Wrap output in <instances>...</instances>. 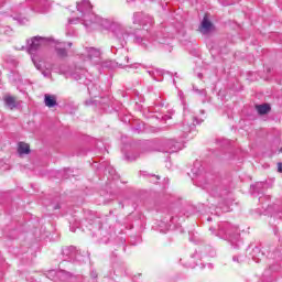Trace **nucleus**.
<instances>
[{
    "instance_id": "obj_1",
    "label": "nucleus",
    "mask_w": 282,
    "mask_h": 282,
    "mask_svg": "<svg viewBox=\"0 0 282 282\" xmlns=\"http://www.w3.org/2000/svg\"><path fill=\"white\" fill-rule=\"evenodd\" d=\"M77 10L79 11L80 17L68 19V23L72 25L77 21H82L83 25L86 28L88 32L91 30H96L98 25L105 28L106 30H111L118 41L121 43V56L117 57L121 58V62L127 65L129 63V55H127V50H124V45H127V41L131 36V32L127 30L122 24H111L108 20L96 15V13L91 12L93 7L89 0H83L82 2H77Z\"/></svg>"
},
{
    "instance_id": "obj_2",
    "label": "nucleus",
    "mask_w": 282,
    "mask_h": 282,
    "mask_svg": "<svg viewBox=\"0 0 282 282\" xmlns=\"http://www.w3.org/2000/svg\"><path fill=\"white\" fill-rule=\"evenodd\" d=\"M133 23H140V25L143 26L142 29L134 30V32H131L129 29H127L130 32V36L132 34L133 41L137 45H140L144 50L149 48L151 43L154 45H171V41H173L172 37L162 36V33L151 35L149 28L153 25V17L141 12H135L133 14ZM148 25L149 28H147Z\"/></svg>"
},
{
    "instance_id": "obj_3",
    "label": "nucleus",
    "mask_w": 282,
    "mask_h": 282,
    "mask_svg": "<svg viewBox=\"0 0 282 282\" xmlns=\"http://www.w3.org/2000/svg\"><path fill=\"white\" fill-rule=\"evenodd\" d=\"M26 51L31 55L32 63L34 64L36 69L41 70V62L36 61V52H39V50H43V47H47L50 45H56L55 54L57 58L65 61V58L69 56V53L65 47H72L74 44L72 42H58L54 40L52 36L46 37L36 35L31 37L30 40H26Z\"/></svg>"
},
{
    "instance_id": "obj_4",
    "label": "nucleus",
    "mask_w": 282,
    "mask_h": 282,
    "mask_svg": "<svg viewBox=\"0 0 282 282\" xmlns=\"http://www.w3.org/2000/svg\"><path fill=\"white\" fill-rule=\"evenodd\" d=\"M213 235L219 237L227 241L234 250H239L243 246V240H241V234H239V228L228 221L220 223L218 225V230L215 227L209 228Z\"/></svg>"
},
{
    "instance_id": "obj_5",
    "label": "nucleus",
    "mask_w": 282,
    "mask_h": 282,
    "mask_svg": "<svg viewBox=\"0 0 282 282\" xmlns=\"http://www.w3.org/2000/svg\"><path fill=\"white\" fill-rule=\"evenodd\" d=\"M85 220L80 221L78 216H73L69 219V230L70 232H76V228H80V226H86L89 230H102V223L100 218L96 216L93 212H86Z\"/></svg>"
},
{
    "instance_id": "obj_6",
    "label": "nucleus",
    "mask_w": 282,
    "mask_h": 282,
    "mask_svg": "<svg viewBox=\"0 0 282 282\" xmlns=\"http://www.w3.org/2000/svg\"><path fill=\"white\" fill-rule=\"evenodd\" d=\"M63 261L68 263H85L87 261L89 253L83 254L75 246L64 247L62 249Z\"/></svg>"
},
{
    "instance_id": "obj_7",
    "label": "nucleus",
    "mask_w": 282,
    "mask_h": 282,
    "mask_svg": "<svg viewBox=\"0 0 282 282\" xmlns=\"http://www.w3.org/2000/svg\"><path fill=\"white\" fill-rule=\"evenodd\" d=\"M270 259H273L275 263H270L269 267L264 270L263 276H272L273 272H279L281 270L282 262V246L275 248L272 253H270Z\"/></svg>"
},
{
    "instance_id": "obj_8",
    "label": "nucleus",
    "mask_w": 282,
    "mask_h": 282,
    "mask_svg": "<svg viewBox=\"0 0 282 282\" xmlns=\"http://www.w3.org/2000/svg\"><path fill=\"white\" fill-rule=\"evenodd\" d=\"M203 187L206 188V191H208L213 197H228L229 191L226 188V186H224V184L215 183L212 185L210 183H204Z\"/></svg>"
},
{
    "instance_id": "obj_9",
    "label": "nucleus",
    "mask_w": 282,
    "mask_h": 282,
    "mask_svg": "<svg viewBox=\"0 0 282 282\" xmlns=\"http://www.w3.org/2000/svg\"><path fill=\"white\" fill-rule=\"evenodd\" d=\"M191 122L188 119H184L183 126L181 127V131L183 132V138H186L191 131L195 130L196 124H202V121L197 119L195 116H189ZM196 122V123H195Z\"/></svg>"
},
{
    "instance_id": "obj_10",
    "label": "nucleus",
    "mask_w": 282,
    "mask_h": 282,
    "mask_svg": "<svg viewBox=\"0 0 282 282\" xmlns=\"http://www.w3.org/2000/svg\"><path fill=\"white\" fill-rule=\"evenodd\" d=\"M253 195H262L259 196L260 204H263L264 199H270V195H265V183L258 182L253 186H251Z\"/></svg>"
},
{
    "instance_id": "obj_11",
    "label": "nucleus",
    "mask_w": 282,
    "mask_h": 282,
    "mask_svg": "<svg viewBox=\"0 0 282 282\" xmlns=\"http://www.w3.org/2000/svg\"><path fill=\"white\" fill-rule=\"evenodd\" d=\"M153 149H151V143L145 144V147L141 150L140 153H126L124 154V160L128 162H135L138 158H142L143 155H147V153H151Z\"/></svg>"
},
{
    "instance_id": "obj_12",
    "label": "nucleus",
    "mask_w": 282,
    "mask_h": 282,
    "mask_svg": "<svg viewBox=\"0 0 282 282\" xmlns=\"http://www.w3.org/2000/svg\"><path fill=\"white\" fill-rule=\"evenodd\" d=\"M101 67L104 69H116V67H119L120 69H124V67H131L129 65H126L122 59L119 57L117 61H105L101 63Z\"/></svg>"
},
{
    "instance_id": "obj_13",
    "label": "nucleus",
    "mask_w": 282,
    "mask_h": 282,
    "mask_svg": "<svg viewBox=\"0 0 282 282\" xmlns=\"http://www.w3.org/2000/svg\"><path fill=\"white\" fill-rule=\"evenodd\" d=\"M85 74H87L86 69H76L74 73H72V78L74 80H78L80 85H89V79Z\"/></svg>"
},
{
    "instance_id": "obj_14",
    "label": "nucleus",
    "mask_w": 282,
    "mask_h": 282,
    "mask_svg": "<svg viewBox=\"0 0 282 282\" xmlns=\"http://www.w3.org/2000/svg\"><path fill=\"white\" fill-rule=\"evenodd\" d=\"M173 221H175V217L174 216H169L167 218H164L163 220H160L159 223V231L160 232H169V230H171V224H173Z\"/></svg>"
},
{
    "instance_id": "obj_15",
    "label": "nucleus",
    "mask_w": 282,
    "mask_h": 282,
    "mask_svg": "<svg viewBox=\"0 0 282 282\" xmlns=\"http://www.w3.org/2000/svg\"><path fill=\"white\" fill-rule=\"evenodd\" d=\"M4 105L6 107H8V109L13 110V109H19L21 104L17 101V98H14L13 96H6Z\"/></svg>"
},
{
    "instance_id": "obj_16",
    "label": "nucleus",
    "mask_w": 282,
    "mask_h": 282,
    "mask_svg": "<svg viewBox=\"0 0 282 282\" xmlns=\"http://www.w3.org/2000/svg\"><path fill=\"white\" fill-rule=\"evenodd\" d=\"M251 259L256 261V263H259L263 257H265V253L261 251V248L254 247L250 252Z\"/></svg>"
},
{
    "instance_id": "obj_17",
    "label": "nucleus",
    "mask_w": 282,
    "mask_h": 282,
    "mask_svg": "<svg viewBox=\"0 0 282 282\" xmlns=\"http://www.w3.org/2000/svg\"><path fill=\"white\" fill-rule=\"evenodd\" d=\"M86 52H87L88 61H96V59L100 58V50H98L96 47H87Z\"/></svg>"
},
{
    "instance_id": "obj_18",
    "label": "nucleus",
    "mask_w": 282,
    "mask_h": 282,
    "mask_svg": "<svg viewBox=\"0 0 282 282\" xmlns=\"http://www.w3.org/2000/svg\"><path fill=\"white\" fill-rule=\"evenodd\" d=\"M44 105L50 109L56 107V105H58V102L56 101V96L50 94L44 95Z\"/></svg>"
},
{
    "instance_id": "obj_19",
    "label": "nucleus",
    "mask_w": 282,
    "mask_h": 282,
    "mask_svg": "<svg viewBox=\"0 0 282 282\" xmlns=\"http://www.w3.org/2000/svg\"><path fill=\"white\" fill-rule=\"evenodd\" d=\"M256 109L259 116H265L270 113V111L272 110V107H270V104H262V105H257Z\"/></svg>"
},
{
    "instance_id": "obj_20",
    "label": "nucleus",
    "mask_w": 282,
    "mask_h": 282,
    "mask_svg": "<svg viewBox=\"0 0 282 282\" xmlns=\"http://www.w3.org/2000/svg\"><path fill=\"white\" fill-rule=\"evenodd\" d=\"M167 150L165 151L166 153H175L180 151V143L175 142V140H169L166 142Z\"/></svg>"
},
{
    "instance_id": "obj_21",
    "label": "nucleus",
    "mask_w": 282,
    "mask_h": 282,
    "mask_svg": "<svg viewBox=\"0 0 282 282\" xmlns=\"http://www.w3.org/2000/svg\"><path fill=\"white\" fill-rule=\"evenodd\" d=\"M18 153L20 155H30V144H28L25 142H19Z\"/></svg>"
},
{
    "instance_id": "obj_22",
    "label": "nucleus",
    "mask_w": 282,
    "mask_h": 282,
    "mask_svg": "<svg viewBox=\"0 0 282 282\" xmlns=\"http://www.w3.org/2000/svg\"><path fill=\"white\" fill-rule=\"evenodd\" d=\"M203 171H204V167L202 166V162L196 161L192 169V175H194V177H199Z\"/></svg>"
},
{
    "instance_id": "obj_23",
    "label": "nucleus",
    "mask_w": 282,
    "mask_h": 282,
    "mask_svg": "<svg viewBox=\"0 0 282 282\" xmlns=\"http://www.w3.org/2000/svg\"><path fill=\"white\" fill-rule=\"evenodd\" d=\"M212 28H213V22L207 18H204L202 21V33L206 34L210 32Z\"/></svg>"
},
{
    "instance_id": "obj_24",
    "label": "nucleus",
    "mask_w": 282,
    "mask_h": 282,
    "mask_svg": "<svg viewBox=\"0 0 282 282\" xmlns=\"http://www.w3.org/2000/svg\"><path fill=\"white\" fill-rule=\"evenodd\" d=\"M86 87L88 88L89 96H91L93 98H98V90L96 88V85H94L91 80L88 79V85H86Z\"/></svg>"
},
{
    "instance_id": "obj_25",
    "label": "nucleus",
    "mask_w": 282,
    "mask_h": 282,
    "mask_svg": "<svg viewBox=\"0 0 282 282\" xmlns=\"http://www.w3.org/2000/svg\"><path fill=\"white\" fill-rule=\"evenodd\" d=\"M57 279L62 282L67 281V279H72V273L65 271V270H59L57 271Z\"/></svg>"
},
{
    "instance_id": "obj_26",
    "label": "nucleus",
    "mask_w": 282,
    "mask_h": 282,
    "mask_svg": "<svg viewBox=\"0 0 282 282\" xmlns=\"http://www.w3.org/2000/svg\"><path fill=\"white\" fill-rule=\"evenodd\" d=\"M141 175H143V177H149L152 184H158V181L161 180L160 175L150 174L149 172H141Z\"/></svg>"
},
{
    "instance_id": "obj_27",
    "label": "nucleus",
    "mask_w": 282,
    "mask_h": 282,
    "mask_svg": "<svg viewBox=\"0 0 282 282\" xmlns=\"http://www.w3.org/2000/svg\"><path fill=\"white\" fill-rule=\"evenodd\" d=\"M47 279H51V281H58V271L56 270L48 271Z\"/></svg>"
},
{
    "instance_id": "obj_28",
    "label": "nucleus",
    "mask_w": 282,
    "mask_h": 282,
    "mask_svg": "<svg viewBox=\"0 0 282 282\" xmlns=\"http://www.w3.org/2000/svg\"><path fill=\"white\" fill-rule=\"evenodd\" d=\"M13 20L18 21L19 25H25L28 22V18L21 15H14Z\"/></svg>"
},
{
    "instance_id": "obj_29",
    "label": "nucleus",
    "mask_w": 282,
    "mask_h": 282,
    "mask_svg": "<svg viewBox=\"0 0 282 282\" xmlns=\"http://www.w3.org/2000/svg\"><path fill=\"white\" fill-rule=\"evenodd\" d=\"M193 91H195V94L198 96H203V98H206L207 96L206 89H198L197 87L193 86Z\"/></svg>"
},
{
    "instance_id": "obj_30",
    "label": "nucleus",
    "mask_w": 282,
    "mask_h": 282,
    "mask_svg": "<svg viewBox=\"0 0 282 282\" xmlns=\"http://www.w3.org/2000/svg\"><path fill=\"white\" fill-rule=\"evenodd\" d=\"M232 261L234 263H243V258L241 256H234Z\"/></svg>"
},
{
    "instance_id": "obj_31",
    "label": "nucleus",
    "mask_w": 282,
    "mask_h": 282,
    "mask_svg": "<svg viewBox=\"0 0 282 282\" xmlns=\"http://www.w3.org/2000/svg\"><path fill=\"white\" fill-rule=\"evenodd\" d=\"M42 76H44V78H50L52 76V72H50V70H42Z\"/></svg>"
},
{
    "instance_id": "obj_32",
    "label": "nucleus",
    "mask_w": 282,
    "mask_h": 282,
    "mask_svg": "<svg viewBox=\"0 0 282 282\" xmlns=\"http://www.w3.org/2000/svg\"><path fill=\"white\" fill-rule=\"evenodd\" d=\"M91 279H98V273L96 271L90 272Z\"/></svg>"
},
{
    "instance_id": "obj_33",
    "label": "nucleus",
    "mask_w": 282,
    "mask_h": 282,
    "mask_svg": "<svg viewBox=\"0 0 282 282\" xmlns=\"http://www.w3.org/2000/svg\"><path fill=\"white\" fill-rule=\"evenodd\" d=\"M196 265H197V262L193 261V262L187 264V268H192L193 269V268H196Z\"/></svg>"
},
{
    "instance_id": "obj_34",
    "label": "nucleus",
    "mask_w": 282,
    "mask_h": 282,
    "mask_svg": "<svg viewBox=\"0 0 282 282\" xmlns=\"http://www.w3.org/2000/svg\"><path fill=\"white\" fill-rule=\"evenodd\" d=\"M148 74L155 80V70H148Z\"/></svg>"
},
{
    "instance_id": "obj_35",
    "label": "nucleus",
    "mask_w": 282,
    "mask_h": 282,
    "mask_svg": "<svg viewBox=\"0 0 282 282\" xmlns=\"http://www.w3.org/2000/svg\"><path fill=\"white\" fill-rule=\"evenodd\" d=\"M14 80H18V83H21V80L23 79L21 78V75L17 74Z\"/></svg>"
},
{
    "instance_id": "obj_36",
    "label": "nucleus",
    "mask_w": 282,
    "mask_h": 282,
    "mask_svg": "<svg viewBox=\"0 0 282 282\" xmlns=\"http://www.w3.org/2000/svg\"><path fill=\"white\" fill-rule=\"evenodd\" d=\"M278 172L282 173V163H278Z\"/></svg>"
},
{
    "instance_id": "obj_37",
    "label": "nucleus",
    "mask_w": 282,
    "mask_h": 282,
    "mask_svg": "<svg viewBox=\"0 0 282 282\" xmlns=\"http://www.w3.org/2000/svg\"><path fill=\"white\" fill-rule=\"evenodd\" d=\"M133 133H140V128H132Z\"/></svg>"
},
{
    "instance_id": "obj_38",
    "label": "nucleus",
    "mask_w": 282,
    "mask_h": 282,
    "mask_svg": "<svg viewBox=\"0 0 282 282\" xmlns=\"http://www.w3.org/2000/svg\"><path fill=\"white\" fill-rule=\"evenodd\" d=\"M54 210H58L61 209V204H56L54 207H53Z\"/></svg>"
},
{
    "instance_id": "obj_39",
    "label": "nucleus",
    "mask_w": 282,
    "mask_h": 282,
    "mask_svg": "<svg viewBox=\"0 0 282 282\" xmlns=\"http://www.w3.org/2000/svg\"><path fill=\"white\" fill-rule=\"evenodd\" d=\"M111 52H112V54H116L117 48L112 46V47H111Z\"/></svg>"
},
{
    "instance_id": "obj_40",
    "label": "nucleus",
    "mask_w": 282,
    "mask_h": 282,
    "mask_svg": "<svg viewBox=\"0 0 282 282\" xmlns=\"http://www.w3.org/2000/svg\"><path fill=\"white\" fill-rule=\"evenodd\" d=\"M164 120H171V116L165 115Z\"/></svg>"
},
{
    "instance_id": "obj_41",
    "label": "nucleus",
    "mask_w": 282,
    "mask_h": 282,
    "mask_svg": "<svg viewBox=\"0 0 282 282\" xmlns=\"http://www.w3.org/2000/svg\"><path fill=\"white\" fill-rule=\"evenodd\" d=\"M276 217H279L280 219H282V212L276 214Z\"/></svg>"
},
{
    "instance_id": "obj_42",
    "label": "nucleus",
    "mask_w": 282,
    "mask_h": 282,
    "mask_svg": "<svg viewBox=\"0 0 282 282\" xmlns=\"http://www.w3.org/2000/svg\"><path fill=\"white\" fill-rule=\"evenodd\" d=\"M195 257H199V256H197V253L192 254V259H195Z\"/></svg>"
},
{
    "instance_id": "obj_43",
    "label": "nucleus",
    "mask_w": 282,
    "mask_h": 282,
    "mask_svg": "<svg viewBox=\"0 0 282 282\" xmlns=\"http://www.w3.org/2000/svg\"><path fill=\"white\" fill-rule=\"evenodd\" d=\"M204 75L202 73H198V78H202Z\"/></svg>"
},
{
    "instance_id": "obj_44",
    "label": "nucleus",
    "mask_w": 282,
    "mask_h": 282,
    "mask_svg": "<svg viewBox=\"0 0 282 282\" xmlns=\"http://www.w3.org/2000/svg\"><path fill=\"white\" fill-rule=\"evenodd\" d=\"M228 210H230L228 207H226V208L224 209L225 213H228Z\"/></svg>"
},
{
    "instance_id": "obj_45",
    "label": "nucleus",
    "mask_w": 282,
    "mask_h": 282,
    "mask_svg": "<svg viewBox=\"0 0 282 282\" xmlns=\"http://www.w3.org/2000/svg\"><path fill=\"white\" fill-rule=\"evenodd\" d=\"M128 1V3H133V1H135V0H127Z\"/></svg>"
},
{
    "instance_id": "obj_46",
    "label": "nucleus",
    "mask_w": 282,
    "mask_h": 282,
    "mask_svg": "<svg viewBox=\"0 0 282 282\" xmlns=\"http://www.w3.org/2000/svg\"><path fill=\"white\" fill-rule=\"evenodd\" d=\"M156 74H163L162 70H155Z\"/></svg>"
},
{
    "instance_id": "obj_47",
    "label": "nucleus",
    "mask_w": 282,
    "mask_h": 282,
    "mask_svg": "<svg viewBox=\"0 0 282 282\" xmlns=\"http://www.w3.org/2000/svg\"><path fill=\"white\" fill-rule=\"evenodd\" d=\"M207 221H213V218H212V217H208V218H207Z\"/></svg>"
},
{
    "instance_id": "obj_48",
    "label": "nucleus",
    "mask_w": 282,
    "mask_h": 282,
    "mask_svg": "<svg viewBox=\"0 0 282 282\" xmlns=\"http://www.w3.org/2000/svg\"><path fill=\"white\" fill-rule=\"evenodd\" d=\"M173 85H177V82L175 79H173Z\"/></svg>"
},
{
    "instance_id": "obj_49",
    "label": "nucleus",
    "mask_w": 282,
    "mask_h": 282,
    "mask_svg": "<svg viewBox=\"0 0 282 282\" xmlns=\"http://www.w3.org/2000/svg\"><path fill=\"white\" fill-rule=\"evenodd\" d=\"M279 232V230L274 229V235H276Z\"/></svg>"
},
{
    "instance_id": "obj_50",
    "label": "nucleus",
    "mask_w": 282,
    "mask_h": 282,
    "mask_svg": "<svg viewBox=\"0 0 282 282\" xmlns=\"http://www.w3.org/2000/svg\"><path fill=\"white\" fill-rule=\"evenodd\" d=\"M21 50H25V46H22Z\"/></svg>"
},
{
    "instance_id": "obj_51",
    "label": "nucleus",
    "mask_w": 282,
    "mask_h": 282,
    "mask_svg": "<svg viewBox=\"0 0 282 282\" xmlns=\"http://www.w3.org/2000/svg\"><path fill=\"white\" fill-rule=\"evenodd\" d=\"M174 76L177 78V73H175Z\"/></svg>"
},
{
    "instance_id": "obj_52",
    "label": "nucleus",
    "mask_w": 282,
    "mask_h": 282,
    "mask_svg": "<svg viewBox=\"0 0 282 282\" xmlns=\"http://www.w3.org/2000/svg\"><path fill=\"white\" fill-rule=\"evenodd\" d=\"M166 74H171V72H166Z\"/></svg>"
}]
</instances>
